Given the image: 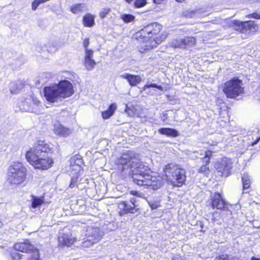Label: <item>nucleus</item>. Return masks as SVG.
<instances>
[{
    "mask_svg": "<svg viewBox=\"0 0 260 260\" xmlns=\"http://www.w3.org/2000/svg\"><path fill=\"white\" fill-rule=\"evenodd\" d=\"M117 162L121 173L130 169L133 182L139 186L143 185V181L152 173L148 166L140 161L139 155L133 151L122 154Z\"/></svg>",
    "mask_w": 260,
    "mask_h": 260,
    "instance_id": "1",
    "label": "nucleus"
},
{
    "mask_svg": "<svg viewBox=\"0 0 260 260\" xmlns=\"http://www.w3.org/2000/svg\"><path fill=\"white\" fill-rule=\"evenodd\" d=\"M50 148L44 141H38L35 146L27 151L26 158L35 168L47 170L52 166L53 163L48 154Z\"/></svg>",
    "mask_w": 260,
    "mask_h": 260,
    "instance_id": "2",
    "label": "nucleus"
},
{
    "mask_svg": "<svg viewBox=\"0 0 260 260\" xmlns=\"http://www.w3.org/2000/svg\"><path fill=\"white\" fill-rule=\"evenodd\" d=\"M44 96L50 103H55L69 98L74 93L72 84L69 81H60L58 84L46 86L43 89Z\"/></svg>",
    "mask_w": 260,
    "mask_h": 260,
    "instance_id": "3",
    "label": "nucleus"
},
{
    "mask_svg": "<svg viewBox=\"0 0 260 260\" xmlns=\"http://www.w3.org/2000/svg\"><path fill=\"white\" fill-rule=\"evenodd\" d=\"M165 176L168 182L173 186L180 187L186 180V171L173 164L166 165L164 169Z\"/></svg>",
    "mask_w": 260,
    "mask_h": 260,
    "instance_id": "4",
    "label": "nucleus"
},
{
    "mask_svg": "<svg viewBox=\"0 0 260 260\" xmlns=\"http://www.w3.org/2000/svg\"><path fill=\"white\" fill-rule=\"evenodd\" d=\"M27 175V169L19 162H14L8 169V181L12 184L23 183Z\"/></svg>",
    "mask_w": 260,
    "mask_h": 260,
    "instance_id": "5",
    "label": "nucleus"
},
{
    "mask_svg": "<svg viewBox=\"0 0 260 260\" xmlns=\"http://www.w3.org/2000/svg\"><path fill=\"white\" fill-rule=\"evenodd\" d=\"M223 91L228 98L235 99L243 92L242 81L234 78L224 83Z\"/></svg>",
    "mask_w": 260,
    "mask_h": 260,
    "instance_id": "6",
    "label": "nucleus"
},
{
    "mask_svg": "<svg viewBox=\"0 0 260 260\" xmlns=\"http://www.w3.org/2000/svg\"><path fill=\"white\" fill-rule=\"evenodd\" d=\"M161 28V25L157 23H150L137 32L134 37L139 41L147 42L148 39L159 33Z\"/></svg>",
    "mask_w": 260,
    "mask_h": 260,
    "instance_id": "7",
    "label": "nucleus"
},
{
    "mask_svg": "<svg viewBox=\"0 0 260 260\" xmlns=\"http://www.w3.org/2000/svg\"><path fill=\"white\" fill-rule=\"evenodd\" d=\"M118 208L120 210L119 214L120 216L130 213L135 214L140 212V208L137 198H132L129 202L122 201L118 205Z\"/></svg>",
    "mask_w": 260,
    "mask_h": 260,
    "instance_id": "8",
    "label": "nucleus"
},
{
    "mask_svg": "<svg viewBox=\"0 0 260 260\" xmlns=\"http://www.w3.org/2000/svg\"><path fill=\"white\" fill-rule=\"evenodd\" d=\"M41 102L36 98L29 96L22 102L20 106L22 111L39 114Z\"/></svg>",
    "mask_w": 260,
    "mask_h": 260,
    "instance_id": "9",
    "label": "nucleus"
},
{
    "mask_svg": "<svg viewBox=\"0 0 260 260\" xmlns=\"http://www.w3.org/2000/svg\"><path fill=\"white\" fill-rule=\"evenodd\" d=\"M164 183L165 181L161 176L158 175L152 176L150 174L149 177L143 181L142 186H147L150 189L155 191L160 188L164 185Z\"/></svg>",
    "mask_w": 260,
    "mask_h": 260,
    "instance_id": "10",
    "label": "nucleus"
},
{
    "mask_svg": "<svg viewBox=\"0 0 260 260\" xmlns=\"http://www.w3.org/2000/svg\"><path fill=\"white\" fill-rule=\"evenodd\" d=\"M209 204L213 209L225 210L228 209V204L219 192H215L210 196Z\"/></svg>",
    "mask_w": 260,
    "mask_h": 260,
    "instance_id": "11",
    "label": "nucleus"
},
{
    "mask_svg": "<svg viewBox=\"0 0 260 260\" xmlns=\"http://www.w3.org/2000/svg\"><path fill=\"white\" fill-rule=\"evenodd\" d=\"M215 168L223 176H228L233 168V164L231 160L227 157H223L220 160L217 162Z\"/></svg>",
    "mask_w": 260,
    "mask_h": 260,
    "instance_id": "12",
    "label": "nucleus"
},
{
    "mask_svg": "<svg viewBox=\"0 0 260 260\" xmlns=\"http://www.w3.org/2000/svg\"><path fill=\"white\" fill-rule=\"evenodd\" d=\"M196 39L192 37L173 39L170 43V46L174 48H185L195 44Z\"/></svg>",
    "mask_w": 260,
    "mask_h": 260,
    "instance_id": "13",
    "label": "nucleus"
},
{
    "mask_svg": "<svg viewBox=\"0 0 260 260\" xmlns=\"http://www.w3.org/2000/svg\"><path fill=\"white\" fill-rule=\"evenodd\" d=\"M234 23L235 29L243 34H249L255 31L257 28V25L251 21L244 22L235 21Z\"/></svg>",
    "mask_w": 260,
    "mask_h": 260,
    "instance_id": "14",
    "label": "nucleus"
},
{
    "mask_svg": "<svg viewBox=\"0 0 260 260\" xmlns=\"http://www.w3.org/2000/svg\"><path fill=\"white\" fill-rule=\"evenodd\" d=\"M168 34L164 32L161 34L159 37L152 38V37L148 39L147 42H146L145 50H149L150 49L156 47L158 45L160 44L163 41H164L167 37Z\"/></svg>",
    "mask_w": 260,
    "mask_h": 260,
    "instance_id": "15",
    "label": "nucleus"
},
{
    "mask_svg": "<svg viewBox=\"0 0 260 260\" xmlns=\"http://www.w3.org/2000/svg\"><path fill=\"white\" fill-rule=\"evenodd\" d=\"M86 235L88 238L87 240L92 241V243L96 242L102 237V235L100 232L99 228L90 226L87 229Z\"/></svg>",
    "mask_w": 260,
    "mask_h": 260,
    "instance_id": "16",
    "label": "nucleus"
},
{
    "mask_svg": "<svg viewBox=\"0 0 260 260\" xmlns=\"http://www.w3.org/2000/svg\"><path fill=\"white\" fill-rule=\"evenodd\" d=\"M204 156L202 158L203 162L205 163V165H203L199 169V172L203 173L205 175H207L209 173V168L208 166L210 163V158L212 156V152L210 150L204 152Z\"/></svg>",
    "mask_w": 260,
    "mask_h": 260,
    "instance_id": "17",
    "label": "nucleus"
},
{
    "mask_svg": "<svg viewBox=\"0 0 260 260\" xmlns=\"http://www.w3.org/2000/svg\"><path fill=\"white\" fill-rule=\"evenodd\" d=\"M14 248L17 251L26 253L32 252L35 249L34 245L30 244L28 240H26L23 242L15 244Z\"/></svg>",
    "mask_w": 260,
    "mask_h": 260,
    "instance_id": "18",
    "label": "nucleus"
},
{
    "mask_svg": "<svg viewBox=\"0 0 260 260\" xmlns=\"http://www.w3.org/2000/svg\"><path fill=\"white\" fill-rule=\"evenodd\" d=\"M82 163L83 160L81 156L80 155H75L70 159V169L75 172L80 173Z\"/></svg>",
    "mask_w": 260,
    "mask_h": 260,
    "instance_id": "19",
    "label": "nucleus"
},
{
    "mask_svg": "<svg viewBox=\"0 0 260 260\" xmlns=\"http://www.w3.org/2000/svg\"><path fill=\"white\" fill-rule=\"evenodd\" d=\"M121 77L126 79L132 86H136L142 81V78L139 75L125 73L121 75Z\"/></svg>",
    "mask_w": 260,
    "mask_h": 260,
    "instance_id": "20",
    "label": "nucleus"
},
{
    "mask_svg": "<svg viewBox=\"0 0 260 260\" xmlns=\"http://www.w3.org/2000/svg\"><path fill=\"white\" fill-rule=\"evenodd\" d=\"M59 246H69L74 243L72 238H70L68 235L60 233L58 237Z\"/></svg>",
    "mask_w": 260,
    "mask_h": 260,
    "instance_id": "21",
    "label": "nucleus"
},
{
    "mask_svg": "<svg viewBox=\"0 0 260 260\" xmlns=\"http://www.w3.org/2000/svg\"><path fill=\"white\" fill-rule=\"evenodd\" d=\"M54 132L60 136L66 137L71 133V131L59 123H56L54 125Z\"/></svg>",
    "mask_w": 260,
    "mask_h": 260,
    "instance_id": "22",
    "label": "nucleus"
},
{
    "mask_svg": "<svg viewBox=\"0 0 260 260\" xmlns=\"http://www.w3.org/2000/svg\"><path fill=\"white\" fill-rule=\"evenodd\" d=\"M161 135H166L167 137H176L179 135V132L175 129L169 127H162L158 130Z\"/></svg>",
    "mask_w": 260,
    "mask_h": 260,
    "instance_id": "23",
    "label": "nucleus"
},
{
    "mask_svg": "<svg viewBox=\"0 0 260 260\" xmlns=\"http://www.w3.org/2000/svg\"><path fill=\"white\" fill-rule=\"evenodd\" d=\"M116 107L117 106L115 104H111L107 110L102 112L103 118L107 119L110 118L114 114Z\"/></svg>",
    "mask_w": 260,
    "mask_h": 260,
    "instance_id": "24",
    "label": "nucleus"
},
{
    "mask_svg": "<svg viewBox=\"0 0 260 260\" xmlns=\"http://www.w3.org/2000/svg\"><path fill=\"white\" fill-rule=\"evenodd\" d=\"M87 10V6L85 3L74 5L71 7V11L75 14H77L80 11H86Z\"/></svg>",
    "mask_w": 260,
    "mask_h": 260,
    "instance_id": "25",
    "label": "nucleus"
},
{
    "mask_svg": "<svg viewBox=\"0 0 260 260\" xmlns=\"http://www.w3.org/2000/svg\"><path fill=\"white\" fill-rule=\"evenodd\" d=\"M204 10L202 8H192L186 10L183 12V16H191L203 14Z\"/></svg>",
    "mask_w": 260,
    "mask_h": 260,
    "instance_id": "26",
    "label": "nucleus"
},
{
    "mask_svg": "<svg viewBox=\"0 0 260 260\" xmlns=\"http://www.w3.org/2000/svg\"><path fill=\"white\" fill-rule=\"evenodd\" d=\"M22 87L23 85L21 83L13 82L10 84V91L13 94H17Z\"/></svg>",
    "mask_w": 260,
    "mask_h": 260,
    "instance_id": "27",
    "label": "nucleus"
},
{
    "mask_svg": "<svg viewBox=\"0 0 260 260\" xmlns=\"http://www.w3.org/2000/svg\"><path fill=\"white\" fill-rule=\"evenodd\" d=\"M242 181L243 184V189L245 190L250 186L251 180L250 176L247 173H244L242 176Z\"/></svg>",
    "mask_w": 260,
    "mask_h": 260,
    "instance_id": "28",
    "label": "nucleus"
},
{
    "mask_svg": "<svg viewBox=\"0 0 260 260\" xmlns=\"http://www.w3.org/2000/svg\"><path fill=\"white\" fill-rule=\"evenodd\" d=\"M44 197H38L36 196H32L31 199V208L35 209L40 207L44 203Z\"/></svg>",
    "mask_w": 260,
    "mask_h": 260,
    "instance_id": "29",
    "label": "nucleus"
},
{
    "mask_svg": "<svg viewBox=\"0 0 260 260\" xmlns=\"http://www.w3.org/2000/svg\"><path fill=\"white\" fill-rule=\"evenodd\" d=\"M80 175V174L79 172H75V173L73 174V176L71 178V180L69 185L70 188H73L77 186L78 178Z\"/></svg>",
    "mask_w": 260,
    "mask_h": 260,
    "instance_id": "30",
    "label": "nucleus"
},
{
    "mask_svg": "<svg viewBox=\"0 0 260 260\" xmlns=\"http://www.w3.org/2000/svg\"><path fill=\"white\" fill-rule=\"evenodd\" d=\"M84 63L88 71L92 70L96 64V62L93 59H84Z\"/></svg>",
    "mask_w": 260,
    "mask_h": 260,
    "instance_id": "31",
    "label": "nucleus"
},
{
    "mask_svg": "<svg viewBox=\"0 0 260 260\" xmlns=\"http://www.w3.org/2000/svg\"><path fill=\"white\" fill-rule=\"evenodd\" d=\"M94 17H83V23L86 27H91L94 24Z\"/></svg>",
    "mask_w": 260,
    "mask_h": 260,
    "instance_id": "32",
    "label": "nucleus"
},
{
    "mask_svg": "<svg viewBox=\"0 0 260 260\" xmlns=\"http://www.w3.org/2000/svg\"><path fill=\"white\" fill-rule=\"evenodd\" d=\"M119 22L120 25H123V23H128L134 22L135 17H116Z\"/></svg>",
    "mask_w": 260,
    "mask_h": 260,
    "instance_id": "33",
    "label": "nucleus"
},
{
    "mask_svg": "<svg viewBox=\"0 0 260 260\" xmlns=\"http://www.w3.org/2000/svg\"><path fill=\"white\" fill-rule=\"evenodd\" d=\"M150 87L156 88L161 91L163 90V87L161 85H158L155 83L147 84L143 87V90H146L147 89Z\"/></svg>",
    "mask_w": 260,
    "mask_h": 260,
    "instance_id": "34",
    "label": "nucleus"
},
{
    "mask_svg": "<svg viewBox=\"0 0 260 260\" xmlns=\"http://www.w3.org/2000/svg\"><path fill=\"white\" fill-rule=\"evenodd\" d=\"M125 112L127 113V114L131 117H133L135 115V112L134 110V107H129L127 105H126V108L125 109Z\"/></svg>",
    "mask_w": 260,
    "mask_h": 260,
    "instance_id": "35",
    "label": "nucleus"
},
{
    "mask_svg": "<svg viewBox=\"0 0 260 260\" xmlns=\"http://www.w3.org/2000/svg\"><path fill=\"white\" fill-rule=\"evenodd\" d=\"M84 59H93V51L92 50L86 49Z\"/></svg>",
    "mask_w": 260,
    "mask_h": 260,
    "instance_id": "36",
    "label": "nucleus"
},
{
    "mask_svg": "<svg viewBox=\"0 0 260 260\" xmlns=\"http://www.w3.org/2000/svg\"><path fill=\"white\" fill-rule=\"evenodd\" d=\"M146 4V0H136L135 6L137 8H141Z\"/></svg>",
    "mask_w": 260,
    "mask_h": 260,
    "instance_id": "37",
    "label": "nucleus"
},
{
    "mask_svg": "<svg viewBox=\"0 0 260 260\" xmlns=\"http://www.w3.org/2000/svg\"><path fill=\"white\" fill-rule=\"evenodd\" d=\"M31 252H32V255L31 260H41L39 252L37 249H35Z\"/></svg>",
    "mask_w": 260,
    "mask_h": 260,
    "instance_id": "38",
    "label": "nucleus"
},
{
    "mask_svg": "<svg viewBox=\"0 0 260 260\" xmlns=\"http://www.w3.org/2000/svg\"><path fill=\"white\" fill-rule=\"evenodd\" d=\"M110 10L109 8H104L100 12V16H106L110 15Z\"/></svg>",
    "mask_w": 260,
    "mask_h": 260,
    "instance_id": "39",
    "label": "nucleus"
},
{
    "mask_svg": "<svg viewBox=\"0 0 260 260\" xmlns=\"http://www.w3.org/2000/svg\"><path fill=\"white\" fill-rule=\"evenodd\" d=\"M215 260H230L228 255L225 254L220 255L216 257Z\"/></svg>",
    "mask_w": 260,
    "mask_h": 260,
    "instance_id": "40",
    "label": "nucleus"
},
{
    "mask_svg": "<svg viewBox=\"0 0 260 260\" xmlns=\"http://www.w3.org/2000/svg\"><path fill=\"white\" fill-rule=\"evenodd\" d=\"M22 255L18 253H14L12 255V257L13 260H20L21 258Z\"/></svg>",
    "mask_w": 260,
    "mask_h": 260,
    "instance_id": "41",
    "label": "nucleus"
},
{
    "mask_svg": "<svg viewBox=\"0 0 260 260\" xmlns=\"http://www.w3.org/2000/svg\"><path fill=\"white\" fill-rule=\"evenodd\" d=\"M47 24V20L46 19H43L40 22H39V26L42 28H45Z\"/></svg>",
    "mask_w": 260,
    "mask_h": 260,
    "instance_id": "42",
    "label": "nucleus"
},
{
    "mask_svg": "<svg viewBox=\"0 0 260 260\" xmlns=\"http://www.w3.org/2000/svg\"><path fill=\"white\" fill-rule=\"evenodd\" d=\"M149 205L152 210L156 209L158 207V204L157 203L149 202Z\"/></svg>",
    "mask_w": 260,
    "mask_h": 260,
    "instance_id": "43",
    "label": "nucleus"
},
{
    "mask_svg": "<svg viewBox=\"0 0 260 260\" xmlns=\"http://www.w3.org/2000/svg\"><path fill=\"white\" fill-rule=\"evenodd\" d=\"M89 44V40L88 38H86L84 40L83 42V46L84 47L85 50H86V49H88V46Z\"/></svg>",
    "mask_w": 260,
    "mask_h": 260,
    "instance_id": "44",
    "label": "nucleus"
},
{
    "mask_svg": "<svg viewBox=\"0 0 260 260\" xmlns=\"http://www.w3.org/2000/svg\"><path fill=\"white\" fill-rule=\"evenodd\" d=\"M172 260H184V259L180 255L174 254L172 257Z\"/></svg>",
    "mask_w": 260,
    "mask_h": 260,
    "instance_id": "45",
    "label": "nucleus"
},
{
    "mask_svg": "<svg viewBox=\"0 0 260 260\" xmlns=\"http://www.w3.org/2000/svg\"><path fill=\"white\" fill-rule=\"evenodd\" d=\"M168 118V114L166 113H163L160 115L161 120L163 122H165Z\"/></svg>",
    "mask_w": 260,
    "mask_h": 260,
    "instance_id": "46",
    "label": "nucleus"
},
{
    "mask_svg": "<svg viewBox=\"0 0 260 260\" xmlns=\"http://www.w3.org/2000/svg\"><path fill=\"white\" fill-rule=\"evenodd\" d=\"M130 193L132 195H134V196H137V197H139L140 196V193L138 191H135V190H131L130 191Z\"/></svg>",
    "mask_w": 260,
    "mask_h": 260,
    "instance_id": "47",
    "label": "nucleus"
},
{
    "mask_svg": "<svg viewBox=\"0 0 260 260\" xmlns=\"http://www.w3.org/2000/svg\"><path fill=\"white\" fill-rule=\"evenodd\" d=\"M246 16H252V17H254V16H260V14H258L256 12H254V13H253L251 14L247 15H246Z\"/></svg>",
    "mask_w": 260,
    "mask_h": 260,
    "instance_id": "48",
    "label": "nucleus"
},
{
    "mask_svg": "<svg viewBox=\"0 0 260 260\" xmlns=\"http://www.w3.org/2000/svg\"><path fill=\"white\" fill-rule=\"evenodd\" d=\"M153 1L155 4H159L161 3L165 0H153Z\"/></svg>",
    "mask_w": 260,
    "mask_h": 260,
    "instance_id": "49",
    "label": "nucleus"
},
{
    "mask_svg": "<svg viewBox=\"0 0 260 260\" xmlns=\"http://www.w3.org/2000/svg\"><path fill=\"white\" fill-rule=\"evenodd\" d=\"M259 140H260V136L258 138H257L256 140L252 143V145H254L256 144L259 142Z\"/></svg>",
    "mask_w": 260,
    "mask_h": 260,
    "instance_id": "50",
    "label": "nucleus"
},
{
    "mask_svg": "<svg viewBox=\"0 0 260 260\" xmlns=\"http://www.w3.org/2000/svg\"><path fill=\"white\" fill-rule=\"evenodd\" d=\"M200 227H201V228L202 229H203L204 228V224H203V223H202L201 222H200ZM201 232H203V230H201Z\"/></svg>",
    "mask_w": 260,
    "mask_h": 260,
    "instance_id": "51",
    "label": "nucleus"
},
{
    "mask_svg": "<svg viewBox=\"0 0 260 260\" xmlns=\"http://www.w3.org/2000/svg\"><path fill=\"white\" fill-rule=\"evenodd\" d=\"M56 50V47H54L53 49H50L49 51L52 52L55 51Z\"/></svg>",
    "mask_w": 260,
    "mask_h": 260,
    "instance_id": "52",
    "label": "nucleus"
},
{
    "mask_svg": "<svg viewBox=\"0 0 260 260\" xmlns=\"http://www.w3.org/2000/svg\"><path fill=\"white\" fill-rule=\"evenodd\" d=\"M251 260H260V259L258 258H257V257L253 256V257H251Z\"/></svg>",
    "mask_w": 260,
    "mask_h": 260,
    "instance_id": "53",
    "label": "nucleus"
},
{
    "mask_svg": "<svg viewBox=\"0 0 260 260\" xmlns=\"http://www.w3.org/2000/svg\"><path fill=\"white\" fill-rule=\"evenodd\" d=\"M122 16H126V17H128V16H134L133 15H131V14H124L123 15H122Z\"/></svg>",
    "mask_w": 260,
    "mask_h": 260,
    "instance_id": "54",
    "label": "nucleus"
},
{
    "mask_svg": "<svg viewBox=\"0 0 260 260\" xmlns=\"http://www.w3.org/2000/svg\"><path fill=\"white\" fill-rule=\"evenodd\" d=\"M84 16H90V17H91V16H94L93 15H92L90 14H86Z\"/></svg>",
    "mask_w": 260,
    "mask_h": 260,
    "instance_id": "55",
    "label": "nucleus"
},
{
    "mask_svg": "<svg viewBox=\"0 0 260 260\" xmlns=\"http://www.w3.org/2000/svg\"><path fill=\"white\" fill-rule=\"evenodd\" d=\"M127 3H130L133 0H125Z\"/></svg>",
    "mask_w": 260,
    "mask_h": 260,
    "instance_id": "56",
    "label": "nucleus"
},
{
    "mask_svg": "<svg viewBox=\"0 0 260 260\" xmlns=\"http://www.w3.org/2000/svg\"><path fill=\"white\" fill-rule=\"evenodd\" d=\"M2 225H3V223L0 221V227H1L2 226Z\"/></svg>",
    "mask_w": 260,
    "mask_h": 260,
    "instance_id": "57",
    "label": "nucleus"
},
{
    "mask_svg": "<svg viewBox=\"0 0 260 260\" xmlns=\"http://www.w3.org/2000/svg\"><path fill=\"white\" fill-rule=\"evenodd\" d=\"M255 18H258V19H259L260 18V17H254Z\"/></svg>",
    "mask_w": 260,
    "mask_h": 260,
    "instance_id": "58",
    "label": "nucleus"
}]
</instances>
